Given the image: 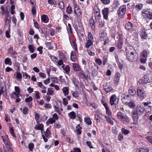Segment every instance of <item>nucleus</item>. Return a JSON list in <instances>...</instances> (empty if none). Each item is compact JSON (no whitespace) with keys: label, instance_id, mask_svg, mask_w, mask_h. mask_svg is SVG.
<instances>
[{"label":"nucleus","instance_id":"obj_1","mask_svg":"<svg viewBox=\"0 0 152 152\" xmlns=\"http://www.w3.org/2000/svg\"><path fill=\"white\" fill-rule=\"evenodd\" d=\"M2 139L5 144L9 152H12V149L11 147V144L9 141L8 136L5 134L4 135L1 134Z\"/></svg>","mask_w":152,"mask_h":152},{"label":"nucleus","instance_id":"obj_2","mask_svg":"<svg viewBox=\"0 0 152 152\" xmlns=\"http://www.w3.org/2000/svg\"><path fill=\"white\" fill-rule=\"evenodd\" d=\"M118 118L123 122L129 123L130 120V118L127 116L125 114L121 112H118L117 114Z\"/></svg>","mask_w":152,"mask_h":152},{"label":"nucleus","instance_id":"obj_3","mask_svg":"<svg viewBox=\"0 0 152 152\" xmlns=\"http://www.w3.org/2000/svg\"><path fill=\"white\" fill-rule=\"evenodd\" d=\"M119 99L115 94H113L110 98V103L111 105H116L118 103Z\"/></svg>","mask_w":152,"mask_h":152},{"label":"nucleus","instance_id":"obj_4","mask_svg":"<svg viewBox=\"0 0 152 152\" xmlns=\"http://www.w3.org/2000/svg\"><path fill=\"white\" fill-rule=\"evenodd\" d=\"M137 93L138 96L141 98L143 99L146 97V94L143 89L140 86L138 88Z\"/></svg>","mask_w":152,"mask_h":152},{"label":"nucleus","instance_id":"obj_5","mask_svg":"<svg viewBox=\"0 0 152 152\" xmlns=\"http://www.w3.org/2000/svg\"><path fill=\"white\" fill-rule=\"evenodd\" d=\"M139 114L136 112H135L134 110L132 113V117L133 121V124H137L138 122V115Z\"/></svg>","mask_w":152,"mask_h":152},{"label":"nucleus","instance_id":"obj_6","mask_svg":"<svg viewBox=\"0 0 152 152\" xmlns=\"http://www.w3.org/2000/svg\"><path fill=\"white\" fill-rule=\"evenodd\" d=\"M126 58L128 61L133 62L137 61L138 58V56L137 54H134V53L133 54L126 56Z\"/></svg>","mask_w":152,"mask_h":152},{"label":"nucleus","instance_id":"obj_7","mask_svg":"<svg viewBox=\"0 0 152 152\" xmlns=\"http://www.w3.org/2000/svg\"><path fill=\"white\" fill-rule=\"evenodd\" d=\"M126 11V7L125 5H123L120 7L118 11V13L120 16H123Z\"/></svg>","mask_w":152,"mask_h":152},{"label":"nucleus","instance_id":"obj_8","mask_svg":"<svg viewBox=\"0 0 152 152\" xmlns=\"http://www.w3.org/2000/svg\"><path fill=\"white\" fill-rule=\"evenodd\" d=\"M142 14L145 18L148 19H152V13L148 11H142Z\"/></svg>","mask_w":152,"mask_h":152},{"label":"nucleus","instance_id":"obj_9","mask_svg":"<svg viewBox=\"0 0 152 152\" xmlns=\"http://www.w3.org/2000/svg\"><path fill=\"white\" fill-rule=\"evenodd\" d=\"M135 50L134 48L132 46H128L125 50L126 56L133 54Z\"/></svg>","mask_w":152,"mask_h":152},{"label":"nucleus","instance_id":"obj_10","mask_svg":"<svg viewBox=\"0 0 152 152\" xmlns=\"http://www.w3.org/2000/svg\"><path fill=\"white\" fill-rule=\"evenodd\" d=\"M126 98L122 100L123 103L124 104H126L128 105V106L130 108H133L135 107V104L134 103V102L133 101H130L128 102V101H125Z\"/></svg>","mask_w":152,"mask_h":152},{"label":"nucleus","instance_id":"obj_11","mask_svg":"<svg viewBox=\"0 0 152 152\" xmlns=\"http://www.w3.org/2000/svg\"><path fill=\"white\" fill-rule=\"evenodd\" d=\"M109 10L108 8H104L102 10V14L104 18L107 20L108 19V15L109 14Z\"/></svg>","mask_w":152,"mask_h":152},{"label":"nucleus","instance_id":"obj_12","mask_svg":"<svg viewBox=\"0 0 152 152\" xmlns=\"http://www.w3.org/2000/svg\"><path fill=\"white\" fill-rule=\"evenodd\" d=\"M94 15L95 19L98 21L100 20L101 17L100 15V11L99 9H97L94 10Z\"/></svg>","mask_w":152,"mask_h":152},{"label":"nucleus","instance_id":"obj_13","mask_svg":"<svg viewBox=\"0 0 152 152\" xmlns=\"http://www.w3.org/2000/svg\"><path fill=\"white\" fill-rule=\"evenodd\" d=\"M36 130H39L41 131V133L42 134V131L44 129V125L42 124H36L34 128Z\"/></svg>","mask_w":152,"mask_h":152},{"label":"nucleus","instance_id":"obj_14","mask_svg":"<svg viewBox=\"0 0 152 152\" xmlns=\"http://www.w3.org/2000/svg\"><path fill=\"white\" fill-rule=\"evenodd\" d=\"M150 81V80L149 79L148 75H145L142 78V84L149 83Z\"/></svg>","mask_w":152,"mask_h":152},{"label":"nucleus","instance_id":"obj_15","mask_svg":"<svg viewBox=\"0 0 152 152\" xmlns=\"http://www.w3.org/2000/svg\"><path fill=\"white\" fill-rule=\"evenodd\" d=\"M72 64V65L73 69L75 71H79L81 70V67L78 64L73 63Z\"/></svg>","mask_w":152,"mask_h":152},{"label":"nucleus","instance_id":"obj_16","mask_svg":"<svg viewBox=\"0 0 152 152\" xmlns=\"http://www.w3.org/2000/svg\"><path fill=\"white\" fill-rule=\"evenodd\" d=\"M62 67L66 74L69 75L70 71V67L69 65L65 66L64 65H63L62 66Z\"/></svg>","mask_w":152,"mask_h":152},{"label":"nucleus","instance_id":"obj_17","mask_svg":"<svg viewBox=\"0 0 152 152\" xmlns=\"http://www.w3.org/2000/svg\"><path fill=\"white\" fill-rule=\"evenodd\" d=\"M120 76V74L119 72L117 73L115 75L114 81L116 84H117L119 82Z\"/></svg>","mask_w":152,"mask_h":152},{"label":"nucleus","instance_id":"obj_18","mask_svg":"<svg viewBox=\"0 0 152 152\" xmlns=\"http://www.w3.org/2000/svg\"><path fill=\"white\" fill-rule=\"evenodd\" d=\"M134 110L139 114L143 113L144 111V108L142 107L139 106L137 107L136 109Z\"/></svg>","mask_w":152,"mask_h":152},{"label":"nucleus","instance_id":"obj_19","mask_svg":"<svg viewBox=\"0 0 152 152\" xmlns=\"http://www.w3.org/2000/svg\"><path fill=\"white\" fill-rule=\"evenodd\" d=\"M93 41H91L90 39H88L87 40L85 44V47L88 48H89L91 46L93 45Z\"/></svg>","mask_w":152,"mask_h":152},{"label":"nucleus","instance_id":"obj_20","mask_svg":"<svg viewBox=\"0 0 152 152\" xmlns=\"http://www.w3.org/2000/svg\"><path fill=\"white\" fill-rule=\"evenodd\" d=\"M6 18H4L5 23V25H8L11 21L10 16V15H6Z\"/></svg>","mask_w":152,"mask_h":152},{"label":"nucleus","instance_id":"obj_21","mask_svg":"<svg viewBox=\"0 0 152 152\" xmlns=\"http://www.w3.org/2000/svg\"><path fill=\"white\" fill-rule=\"evenodd\" d=\"M75 9L74 10V12L76 15L77 16L78 18H81L82 16L81 12L80 9H77L76 10Z\"/></svg>","mask_w":152,"mask_h":152},{"label":"nucleus","instance_id":"obj_22","mask_svg":"<svg viewBox=\"0 0 152 152\" xmlns=\"http://www.w3.org/2000/svg\"><path fill=\"white\" fill-rule=\"evenodd\" d=\"M84 121L88 125H91L92 124V121L90 117H86L84 118Z\"/></svg>","mask_w":152,"mask_h":152},{"label":"nucleus","instance_id":"obj_23","mask_svg":"<svg viewBox=\"0 0 152 152\" xmlns=\"http://www.w3.org/2000/svg\"><path fill=\"white\" fill-rule=\"evenodd\" d=\"M42 21L45 23H46L49 21V18L48 16L46 15H43L41 17Z\"/></svg>","mask_w":152,"mask_h":152},{"label":"nucleus","instance_id":"obj_24","mask_svg":"<svg viewBox=\"0 0 152 152\" xmlns=\"http://www.w3.org/2000/svg\"><path fill=\"white\" fill-rule=\"evenodd\" d=\"M150 53V52L148 50H143L142 53L141 55L142 57H145L147 58V57L148 56Z\"/></svg>","mask_w":152,"mask_h":152},{"label":"nucleus","instance_id":"obj_25","mask_svg":"<svg viewBox=\"0 0 152 152\" xmlns=\"http://www.w3.org/2000/svg\"><path fill=\"white\" fill-rule=\"evenodd\" d=\"M123 43V39L120 37L119 41L118 43L117 46L119 49H121L122 47Z\"/></svg>","mask_w":152,"mask_h":152},{"label":"nucleus","instance_id":"obj_26","mask_svg":"<svg viewBox=\"0 0 152 152\" xmlns=\"http://www.w3.org/2000/svg\"><path fill=\"white\" fill-rule=\"evenodd\" d=\"M133 25L132 23L128 22L126 24L125 28L127 30H130L132 27Z\"/></svg>","mask_w":152,"mask_h":152},{"label":"nucleus","instance_id":"obj_27","mask_svg":"<svg viewBox=\"0 0 152 152\" xmlns=\"http://www.w3.org/2000/svg\"><path fill=\"white\" fill-rule=\"evenodd\" d=\"M54 107L55 109V111L57 112L59 115H61V112L63 110L62 108H61L60 107L58 106H57L56 105H55Z\"/></svg>","mask_w":152,"mask_h":152},{"label":"nucleus","instance_id":"obj_28","mask_svg":"<svg viewBox=\"0 0 152 152\" xmlns=\"http://www.w3.org/2000/svg\"><path fill=\"white\" fill-rule=\"evenodd\" d=\"M68 116L72 119H74L76 118V113L74 111H72L68 114Z\"/></svg>","mask_w":152,"mask_h":152},{"label":"nucleus","instance_id":"obj_29","mask_svg":"<svg viewBox=\"0 0 152 152\" xmlns=\"http://www.w3.org/2000/svg\"><path fill=\"white\" fill-rule=\"evenodd\" d=\"M129 94L132 96L134 95L136 93V91L132 86H131L129 88Z\"/></svg>","mask_w":152,"mask_h":152},{"label":"nucleus","instance_id":"obj_30","mask_svg":"<svg viewBox=\"0 0 152 152\" xmlns=\"http://www.w3.org/2000/svg\"><path fill=\"white\" fill-rule=\"evenodd\" d=\"M7 91L6 87H1L0 90V94H1L4 93V95L5 96H7Z\"/></svg>","mask_w":152,"mask_h":152},{"label":"nucleus","instance_id":"obj_31","mask_svg":"<svg viewBox=\"0 0 152 152\" xmlns=\"http://www.w3.org/2000/svg\"><path fill=\"white\" fill-rule=\"evenodd\" d=\"M104 89L107 93L112 91L113 89L111 86H104Z\"/></svg>","mask_w":152,"mask_h":152},{"label":"nucleus","instance_id":"obj_32","mask_svg":"<svg viewBox=\"0 0 152 152\" xmlns=\"http://www.w3.org/2000/svg\"><path fill=\"white\" fill-rule=\"evenodd\" d=\"M54 58L55 59L56 62L57 63V66H62L63 65H64L62 59H60L59 60H58L55 57H54Z\"/></svg>","mask_w":152,"mask_h":152},{"label":"nucleus","instance_id":"obj_33","mask_svg":"<svg viewBox=\"0 0 152 152\" xmlns=\"http://www.w3.org/2000/svg\"><path fill=\"white\" fill-rule=\"evenodd\" d=\"M55 121L53 118H49L46 122V125L47 126H48L50 124H52L55 122Z\"/></svg>","mask_w":152,"mask_h":152},{"label":"nucleus","instance_id":"obj_34","mask_svg":"<svg viewBox=\"0 0 152 152\" xmlns=\"http://www.w3.org/2000/svg\"><path fill=\"white\" fill-rule=\"evenodd\" d=\"M140 35L142 39H145L147 38V34L144 31H141Z\"/></svg>","mask_w":152,"mask_h":152},{"label":"nucleus","instance_id":"obj_35","mask_svg":"<svg viewBox=\"0 0 152 152\" xmlns=\"http://www.w3.org/2000/svg\"><path fill=\"white\" fill-rule=\"evenodd\" d=\"M76 128L77 129L76 130V132L77 134H81V130L82 129V127L80 126V125L79 124L78 125L76 126Z\"/></svg>","mask_w":152,"mask_h":152},{"label":"nucleus","instance_id":"obj_36","mask_svg":"<svg viewBox=\"0 0 152 152\" xmlns=\"http://www.w3.org/2000/svg\"><path fill=\"white\" fill-rule=\"evenodd\" d=\"M62 91L65 96H66L68 94L69 88L68 87H64L62 89Z\"/></svg>","mask_w":152,"mask_h":152},{"label":"nucleus","instance_id":"obj_37","mask_svg":"<svg viewBox=\"0 0 152 152\" xmlns=\"http://www.w3.org/2000/svg\"><path fill=\"white\" fill-rule=\"evenodd\" d=\"M10 133L11 135L14 137H16V136L14 133V129L13 127H11L9 129Z\"/></svg>","mask_w":152,"mask_h":152},{"label":"nucleus","instance_id":"obj_38","mask_svg":"<svg viewBox=\"0 0 152 152\" xmlns=\"http://www.w3.org/2000/svg\"><path fill=\"white\" fill-rule=\"evenodd\" d=\"M105 118L106 119V120L107 121V122L109 123L111 125H113V121L111 120V119L110 118L107 117V116H105Z\"/></svg>","mask_w":152,"mask_h":152},{"label":"nucleus","instance_id":"obj_39","mask_svg":"<svg viewBox=\"0 0 152 152\" xmlns=\"http://www.w3.org/2000/svg\"><path fill=\"white\" fill-rule=\"evenodd\" d=\"M147 58L146 57H142V55H141L140 58V62L142 64L145 63L146 61Z\"/></svg>","mask_w":152,"mask_h":152},{"label":"nucleus","instance_id":"obj_40","mask_svg":"<svg viewBox=\"0 0 152 152\" xmlns=\"http://www.w3.org/2000/svg\"><path fill=\"white\" fill-rule=\"evenodd\" d=\"M88 39L93 41L94 38L91 32H88Z\"/></svg>","mask_w":152,"mask_h":152},{"label":"nucleus","instance_id":"obj_41","mask_svg":"<svg viewBox=\"0 0 152 152\" xmlns=\"http://www.w3.org/2000/svg\"><path fill=\"white\" fill-rule=\"evenodd\" d=\"M90 25L93 29H95V25L93 20H90L89 21Z\"/></svg>","mask_w":152,"mask_h":152},{"label":"nucleus","instance_id":"obj_42","mask_svg":"<svg viewBox=\"0 0 152 152\" xmlns=\"http://www.w3.org/2000/svg\"><path fill=\"white\" fill-rule=\"evenodd\" d=\"M66 12L69 14H71L72 12V8L70 6H68L66 9Z\"/></svg>","mask_w":152,"mask_h":152},{"label":"nucleus","instance_id":"obj_43","mask_svg":"<svg viewBox=\"0 0 152 152\" xmlns=\"http://www.w3.org/2000/svg\"><path fill=\"white\" fill-rule=\"evenodd\" d=\"M106 110V114L109 116H110L111 115V113L109 108V107L107 106H106V107H105Z\"/></svg>","mask_w":152,"mask_h":152},{"label":"nucleus","instance_id":"obj_44","mask_svg":"<svg viewBox=\"0 0 152 152\" xmlns=\"http://www.w3.org/2000/svg\"><path fill=\"white\" fill-rule=\"evenodd\" d=\"M4 63L6 64H12L11 59L8 58H6L4 60Z\"/></svg>","mask_w":152,"mask_h":152},{"label":"nucleus","instance_id":"obj_45","mask_svg":"<svg viewBox=\"0 0 152 152\" xmlns=\"http://www.w3.org/2000/svg\"><path fill=\"white\" fill-rule=\"evenodd\" d=\"M121 131L122 133L125 135H126L129 134V131L128 130L124 128L122 129Z\"/></svg>","mask_w":152,"mask_h":152},{"label":"nucleus","instance_id":"obj_46","mask_svg":"<svg viewBox=\"0 0 152 152\" xmlns=\"http://www.w3.org/2000/svg\"><path fill=\"white\" fill-rule=\"evenodd\" d=\"M16 77L18 80H20L22 77L21 74L19 72H18L16 73Z\"/></svg>","mask_w":152,"mask_h":152},{"label":"nucleus","instance_id":"obj_47","mask_svg":"<svg viewBox=\"0 0 152 152\" xmlns=\"http://www.w3.org/2000/svg\"><path fill=\"white\" fill-rule=\"evenodd\" d=\"M39 115L38 113H36L35 115V119L37 121V123L38 124L39 121Z\"/></svg>","mask_w":152,"mask_h":152},{"label":"nucleus","instance_id":"obj_48","mask_svg":"<svg viewBox=\"0 0 152 152\" xmlns=\"http://www.w3.org/2000/svg\"><path fill=\"white\" fill-rule=\"evenodd\" d=\"M48 2L51 5H56L57 3L54 0H48Z\"/></svg>","mask_w":152,"mask_h":152},{"label":"nucleus","instance_id":"obj_49","mask_svg":"<svg viewBox=\"0 0 152 152\" xmlns=\"http://www.w3.org/2000/svg\"><path fill=\"white\" fill-rule=\"evenodd\" d=\"M32 13L34 15H35L36 13V11L35 6L34 5L32 7V9L31 10Z\"/></svg>","mask_w":152,"mask_h":152},{"label":"nucleus","instance_id":"obj_50","mask_svg":"<svg viewBox=\"0 0 152 152\" xmlns=\"http://www.w3.org/2000/svg\"><path fill=\"white\" fill-rule=\"evenodd\" d=\"M28 147L30 151H32L34 148V144L32 143H31L28 145Z\"/></svg>","mask_w":152,"mask_h":152},{"label":"nucleus","instance_id":"obj_51","mask_svg":"<svg viewBox=\"0 0 152 152\" xmlns=\"http://www.w3.org/2000/svg\"><path fill=\"white\" fill-rule=\"evenodd\" d=\"M45 135L47 137H49L50 135V131L48 129H47L45 132L44 133Z\"/></svg>","mask_w":152,"mask_h":152},{"label":"nucleus","instance_id":"obj_52","mask_svg":"<svg viewBox=\"0 0 152 152\" xmlns=\"http://www.w3.org/2000/svg\"><path fill=\"white\" fill-rule=\"evenodd\" d=\"M58 6L61 9H63L64 8V4L62 1H60L58 3Z\"/></svg>","mask_w":152,"mask_h":152},{"label":"nucleus","instance_id":"obj_53","mask_svg":"<svg viewBox=\"0 0 152 152\" xmlns=\"http://www.w3.org/2000/svg\"><path fill=\"white\" fill-rule=\"evenodd\" d=\"M83 73L85 78L88 77L90 76L89 72L87 70H86L85 72H84Z\"/></svg>","mask_w":152,"mask_h":152},{"label":"nucleus","instance_id":"obj_54","mask_svg":"<svg viewBox=\"0 0 152 152\" xmlns=\"http://www.w3.org/2000/svg\"><path fill=\"white\" fill-rule=\"evenodd\" d=\"M101 101L104 107H106V106L108 105V104L107 103L104 101V98H102Z\"/></svg>","mask_w":152,"mask_h":152},{"label":"nucleus","instance_id":"obj_55","mask_svg":"<svg viewBox=\"0 0 152 152\" xmlns=\"http://www.w3.org/2000/svg\"><path fill=\"white\" fill-rule=\"evenodd\" d=\"M95 61L99 65H102V61L99 59L98 58H97L95 59Z\"/></svg>","mask_w":152,"mask_h":152},{"label":"nucleus","instance_id":"obj_56","mask_svg":"<svg viewBox=\"0 0 152 152\" xmlns=\"http://www.w3.org/2000/svg\"><path fill=\"white\" fill-rule=\"evenodd\" d=\"M84 72L83 71H81L79 73V76L81 78H85V77H84Z\"/></svg>","mask_w":152,"mask_h":152},{"label":"nucleus","instance_id":"obj_57","mask_svg":"<svg viewBox=\"0 0 152 152\" xmlns=\"http://www.w3.org/2000/svg\"><path fill=\"white\" fill-rule=\"evenodd\" d=\"M5 121L6 122H9L10 121V117L8 115H5Z\"/></svg>","mask_w":152,"mask_h":152},{"label":"nucleus","instance_id":"obj_58","mask_svg":"<svg viewBox=\"0 0 152 152\" xmlns=\"http://www.w3.org/2000/svg\"><path fill=\"white\" fill-rule=\"evenodd\" d=\"M87 52L89 55L90 56H94L95 55L94 52L92 51L89 49L87 50Z\"/></svg>","mask_w":152,"mask_h":152},{"label":"nucleus","instance_id":"obj_59","mask_svg":"<svg viewBox=\"0 0 152 152\" xmlns=\"http://www.w3.org/2000/svg\"><path fill=\"white\" fill-rule=\"evenodd\" d=\"M28 109L26 107L23 108V113L24 115H26L28 113Z\"/></svg>","mask_w":152,"mask_h":152},{"label":"nucleus","instance_id":"obj_60","mask_svg":"<svg viewBox=\"0 0 152 152\" xmlns=\"http://www.w3.org/2000/svg\"><path fill=\"white\" fill-rule=\"evenodd\" d=\"M101 2L104 4H108L110 2V0H101Z\"/></svg>","mask_w":152,"mask_h":152},{"label":"nucleus","instance_id":"obj_61","mask_svg":"<svg viewBox=\"0 0 152 152\" xmlns=\"http://www.w3.org/2000/svg\"><path fill=\"white\" fill-rule=\"evenodd\" d=\"M32 100V98L31 96H30L28 98H26L25 101L26 102H30Z\"/></svg>","mask_w":152,"mask_h":152},{"label":"nucleus","instance_id":"obj_62","mask_svg":"<svg viewBox=\"0 0 152 152\" xmlns=\"http://www.w3.org/2000/svg\"><path fill=\"white\" fill-rule=\"evenodd\" d=\"M28 48L31 53H33L34 52V49L33 47L31 45H28Z\"/></svg>","mask_w":152,"mask_h":152},{"label":"nucleus","instance_id":"obj_63","mask_svg":"<svg viewBox=\"0 0 152 152\" xmlns=\"http://www.w3.org/2000/svg\"><path fill=\"white\" fill-rule=\"evenodd\" d=\"M135 7L137 8V9L141 10L142 7V5L141 4H138Z\"/></svg>","mask_w":152,"mask_h":152},{"label":"nucleus","instance_id":"obj_64","mask_svg":"<svg viewBox=\"0 0 152 152\" xmlns=\"http://www.w3.org/2000/svg\"><path fill=\"white\" fill-rule=\"evenodd\" d=\"M52 118H53L55 121L56 120H58V118L56 113H55L53 114L52 115Z\"/></svg>","mask_w":152,"mask_h":152}]
</instances>
